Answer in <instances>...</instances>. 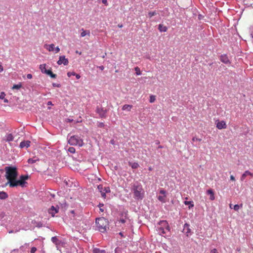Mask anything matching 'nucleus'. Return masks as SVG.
<instances>
[{"mask_svg":"<svg viewBox=\"0 0 253 253\" xmlns=\"http://www.w3.org/2000/svg\"><path fill=\"white\" fill-rule=\"evenodd\" d=\"M131 190L133 192L134 199L141 200L144 197L145 191L141 184L138 182L133 184Z\"/></svg>","mask_w":253,"mask_h":253,"instance_id":"nucleus-1","label":"nucleus"},{"mask_svg":"<svg viewBox=\"0 0 253 253\" xmlns=\"http://www.w3.org/2000/svg\"><path fill=\"white\" fill-rule=\"evenodd\" d=\"M5 176L8 180L7 183L11 187V183H13L17 178L18 172L15 167H6L5 168Z\"/></svg>","mask_w":253,"mask_h":253,"instance_id":"nucleus-2","label":"nucleus"},{"mask_svg":"<svg viewBox=\"0 0 253 253\" xmlns=\"http://www.w3.org/2000/svg\"><path fill=\"white\" fill-rule=\"evenodd\" d=\"M96 224L98 230L103 233L106 231L108 221L104 217H99L96 219Z\"/></svg>","mask_w":253,"mask_h":253,"instance_id":"nucleus-3","label":"nucleus"},{"mask_svg":"<svg viewBox=\"0 0 253 253\" xmlns=\"http://www.w3.org/2000/svg\"><path fill=\"white\" fill-rule=\"evenodd\" d=\"M159 224L160 226L158 227V231L160 235H164L169 231L170 228L167 221H161Z\"/></svg>","mask_w":253,"mask_h":253,"instance_id":"nucleus-4","label":"nucleus"},{"mask_svg":"<svg viewBox=\"0 0 253 253\" xmlns=\"http://www.w3.org/2000/svg\"><path fill=\"white\" fill-rule=\"evenodd\" d=\"M68 142L72 145H78L82 147L84 145V142L82 139L77 135L71 136L68 140Z\"/></svg>","mask_w":253,"mask_h":253,"instance_id":"nucleus-5","label":"nucleus"},{"mask_svg":"<svg viewBox=\"0 0 253 253\" xmlns=\"http://www.w3.org/2000/svg\"><path fill=\"white\" fill-rule=\"evenodd\" d=\"M28 178V176L27 175H21L20 177V179L19 180H16V179L13 183H11V187L17 186L18 185H20L22 187H24L25 184L26 183L25 180H27Z\"/></svg>","mask_w":253,"mask_h":253,"instance_id":"nucleus-6","label":"nucleus"},{"mask_svg":"<svg viewBox=\"0 0 253 253\" xmlns=\"http://www.w3.org/2000/svg\"><path fill=\"white\" fill-rule=\"evenodd\" d=\"M159 193L162 195H159L158 196V199L162 203H166V198L167 197L166 191L162 189L160 190Z\"/></svg>","mask_w":253,"mask_h":253,"instance_id":"nucleus-7","label":"nucleus"},{"mask_svg":"<svg viewBox=\"0 0 253 253\" xmlns=\"http://www.w3.org/2000/svg\"><path fill=\"white\" fill-rule=\"evenodd\" d=\"M216 127L219 129L226 128L227 127V125L224 121H219L217 120L215 122Z\"/></svg>","mask_w":253,"mask_h":253,"instance_id":"nucleus-8","label":"nucleus"},{"mask_svg":"<svg viewBox=\"0 0 253 253\" xmlns=\"http://www.w3.org/2000/svg\"><path fill=\"white\" fill-rule=\"evenodd\" d=\"M57 63L59 65H61L62 64L64 65H67L69 63L68 59L66 58L64 55L60 56L58 61L57 62Z\"/></svg>","mask_w":253,"mask_h":253,"instance_id":"nucleus-9","label":"nucleus"},{"mask_svg":"<svg viewBox=\"0 0 253 253\" xmlns=\"http://www.w3.org/2000/svg\"><path fill=\"white\" fill-rule=\"evenodd\" d=\"M59 211V207L56 206V207L52 206L48 210V213L51 214L52 217H54L55 214L57 213Z\"/></svg>","mask_w":253,"mask_h":253,"instance_id":"nucleus-10","label":"nucleus"},{"mask_svg":"<svg viewBox=\"0 0 253 253\" xmlns=\"http://www.w3.org/2000/svg\"><path fill=\"white\" fill-rule=\"evenodd\" d=\"M96 112L99 115L101 118H106V111L102 108L97 107L96 108Z\"/></svg>","mask_w":253,"mask_h":253,"instance_id":"nucleus-11","label":"nucleus"},{"mask_svg":"<svg viewBox=\"0 0 253 253\" xmlns=\"http://www.w3.org/2000/svg\"><path fill=\"white\" fill-rule=\"evenodd\" d=\"M220 60L224 64H230V60L229 59L227 55L226 54L221 55L220 56Z\"/></svg>","mask_w":253,"mask_h":253,"instance_id":"nucleus-12","label":"nucleus"},{"mask_svg":"<svg viewBox=\"0 0 253 253\" xmlns=\"http://www.w3.org/2000/svg\"><path fill=\"white\" fill-rule=\"evenodd\" d=\"M183 232L186 234L187 236H189V234L191 233V230L189 228V225L186 223L184 225V227L183 229Z\"/></svg>","mask_w":253,"mask_h":253,"instance_id":"nucleus-13","label":"nucleus"},{"mask_svg":"<svg viewBox=\"0 0 253 253\" xmlns=\"http://www.w3.org/2000/svg\"><path fill=\"white\" fill-rule=\"evenodd\" d=\"M248 175H251V176H253V173L249 171V170H246L241 176V180L242 181H244L246 176H248Z\"/></svg>","mask_w":253,"mask_h":253,"instance_id":"nucleus-14","label":"nucleus"},{"mask_svg":"<svg viewBox=\"0 0 253 253\" xmlns=\"http://www.w3.org/2000/svg\"><path fill=\"white\" fill-rule=\"evenodd\" d=\"M51 240L52 242L55 244L57 247L61 244V241L55 236L52 237Z\"/></svg>","mask_w":253,"mask_h":253,"instance_id":"nucleus-15","label":"nucleus"},{"mask_svg":"<svg viewBox=\"0 0 253 253\" xmlns=\"http://www.w3.org/2000/svg\"><path fill=\"white\" fill-rule=\"evenodd\" d=\"M30 143H31L30 141L29 140L22 141L20 144V147L21 148L25 147L28 148L30 146Z\"/></svg>","mask_w":253,"mask_h":253,"instance_id":"nucleus-16","label":"nucleus"},{"mask_svg":"<svg viewBox=\"0 0 253 253\" xmlns=\"http://www.w3.org/2000/svg\"><path fill=\"white\" fill-rule=\"evenodd\" d=\"M44 74H46L48 75H49L51 78H56V75L55 74H53L52 72L50 70H47L44 71Z\"/></svg>","mask_w":253,"mask_h":253,"instance_id":"nucleus-17","label":"nucleus"},{"mask_svg":"<svg viewBox=\"0 0 253 253\" xmlns=\"http://www.w3.org/2000/svg\"><path fill=\"white\" fill-rule=\"evenodd\" d=\"M207 194H208V195H210V199L211 201L213 200L214 199V192L213 191L211 190V189H210V190H208L207 191Z\"/></svg>","mask_w":253,"mask_h":253,"instance_id":"nucleus-18","label":"nucleus"},{"mask_svg":"<svg viewBox=\"0 0 253 253\" xmlns=\"http://www.w3.org/2000/svg\"><path fill=\"white\" fill-rule=\"evenodd\" d=\"M82 33H81V36L84 37L86 35L90 36L89 31L84 30L83 29H82Z\"/></svg>","mask_w":253,"mask_h":253,"instance_id":"nucleus-19","label":"nucleus"},{"mask_svg":"<svg viewBox=\"0 0 253 253\" xmlns=\"http://www.w3.org/2000/svg\"><path fill=\"white\" fill-rule=\"evenodd\" d=\"M104 192H102V197L104 198H106V193L110 192V188L108 187H103Z\"/></svg>","mask_w":253,"mask_h":253,"instance_id":"nucleus-20","label":"nucleus"},{"mask_svg":"<svg viewBox=\"0 0 253 253\" xmlns=\"http://www.w3.org/2000/svg\"><path fill=\"white\" fill-rule=\"evenodd\" d=\"M158 29L161 32H166L168 28L166 26H164L163 24H159Z\"/></svg>","mask_w":253,"mask_h":253,"instance_id":"nucleus-21","label":"nucleus"},{"mask_svg":"<svg viewBox=\"0 0 253 253\" xmlns=\"http://www.w3.org/2000/svg\"><path fill=\"white\" fill-rule=\"evenodd\" d=\"M8 197V195L5 192L1 191L0 192V199H5Z\"/></svg>","mask_w":253,"mask_h":253,"instance_id":"nucleus-22","label":"nucleus"},{"mask_svg":"<svg viewBox=\"0 0 253 253\" xmlns=\"http://www.w3.org/2000/svg\"><path fill=\"white\" fill-rule=\"evenodd\" d=\"M132 108V106L131 105L125 104L123 106L122 109L123 110H127L128 111H130L131 109Z\"/></svg>","mask_w":253,"mask_h":253,"instance_id":"nucleus-23","label":"nucleus"},{"mask_svg":"<svg viewBox=\"0 0 253 253\" xmlns=\"http://www.w3.org/2000/svg\"><path fill=\"white\" fill-rule=\"evenodd\" d=\"M13 140V137L12 135L10 133L6 135V141L7 142H10L12 141Z\"/></svg>","mask_w":253,"mask_h":253,"instance_id":"nucleus-24","label":"nucleus"},{"mask_svg":"<svg viewBox=\"0 0 253 253\" xmlns=\"http://www.w3.org/2000/svg\"><path fill=\"white\" fill-rule=\"evenodd\" d=\"M92 252H93V253H106V252L105 250H100L98 248L93 249Z\"/></svg>","mask_w":253,"mask_h":253,"instance_id":"nucleus-25","label":"nucleus"},{"mask_svg":"<svg viewBox=\"0 0 253 253\" xmlns=\"http://www.w3.org/2000/svg\"><path fill=\"white\" fill-rule=\"evenodd\" d=\"M129 165L131 166L132 169H136L139 167V165L137 163H129Z\"/></svg>","mask_w":253,"mask_h":253,"instance_id":"nucleus-26","label":"nucleus"},{"mask_svg":"<svg viewBox=\"0 0 253 253\" xmlns=\"http://www.w3.org/2000/svg\"><path fill=\"white\" fill-rule=\"evenodd\" d=\"M184 204L186 205H189V208L190 209L192 207H194L193 202V201H185L184 202Z\"/></svg>","mask_w":253,"mask_h":253,"instance_id":"nucleus-27","label":"nucleus"},{"mask_svg":"<svg viewBox=\"0 0 253 253\" xmlns=\"http://www.w3.org/2000/svg\"><path fill=\"white\" fill-rule=\"evenodd\" d=\"M45 46H47V45H45ZM48 48H46V49L49 51H53L54 49V44L52 43V44H50L49 45H48Z\"/></svg>","mask_w":253,"mask_h":253,"instance_id":"nucleus-28","label":"nucleus"},{"mask_svg":"<svg viewBox=\"0 0 253 253\" xmlns=\"http://www.w3.org/2000/svg\"><path fill=\"white\" fill-rule=\"evenodd\" d=\"M40 69H41L42 72L44 74V71L47 70L46 69V64H44L41 65L40 66Z\"/></svg>","mask_w":253,"mask_h":253,"instance_id":"nucleus-29","label":"nucleus"},{"mask_svg":"<svg viewBox=\"0 0 253 253\" xmlns=\"http://www.w3.org/2000/svg\"><path fill=\"white\" fill-rule=\"evenodd\" d=\"M21 87H22V84H21V83H19L17 84H14L12 87V89H18L20 88Z\"/></svg>","mask_w":253,"mask_h":253,"instance_id":"nucleus-30","label":"nucleus"},{"mask_svg":"<svg viewBox=\"0 0 253 253\" xmlns=\"http://www.w3.org/2000/svg\"><path fill=\"white\" fill-rule=\"evenodd\" d=\"M39 160L38 159H29L28 160V163L29 164H33L36 163V162L38 161Z\"/></svg>","mask_w":253,"mask_h":253,"instance_id":"nucleus-31","label":"nucleus"},{"mask_svg":"<svg viewBox=\"0 0 253 253\" xmlns=\"http://www.w3.org/2000/svg\"><path fill=\"white\" fill-rule=\"evenodd\" d=\"M242 206H243L242 204H241L240 205H234L233 209L235 211H238L239 210V209H240V208L242 207Z\"/></svg>","mask_w":253,"mask_h":253,"instance_id":"nucleus-32","label":"nucleus"},{"mask_svg":"<svg viewBox=\"0 0 253 253\" xmlns=\"http://www.w3.org/2000/svg\"><path fill=\"white\" fill-rule=\"evenodd\" d=\"M156 100V96L155 95H150V99H149V102L150 103H153Z\"/></svg>","mask_w":253,"mask_h":253,"instance_id":"nucleus-33","label":"nucleus"},{"mask_svg":"<svg viewBox=\"0 0 253 253\" xmlns=\"http://www.w3.org/2000/svg\"><path fill=\"white\" fill-rule=\"evenodd\" d=\"M135 71H136V74L137 75H141V71L139 69V67H136L135 68Z\"/></svg>","mask_w":253,"mask_h":253,"instance_id":"nucleus-34","label":"nucleus"},{"mask_svg":"<svg viewBox=\"0 0 253 253\" xmlns=\"http://www.w3.org/2000/svg\"><path fill=\"white\" fill-rule=\"evenodd\" d=\"M68 151L71 153L74 154L75 153L76 150L75 148L71 147L69 148Z\"/></svg>","mask_w":253,"mask_h":253,"instance_id":"nucleus-35","label":"nucleus"},{"mask_svg":"<svg viewBox=\"0 0 253 253\" xmlns=\"http://www.w3.org/2000/svg\"><path fill=\"white\" fill-rule=\"evenodd\" d=\"M98 189L99 190V191L100 192L101 194L102 195V192H104L103 186L101 185L98 186Z\"/></svg>","mask_w":253,"mask_h":253,"instance_id":"nucleus-36","label":"nucleus"},{"mask_svg":"<svg viewBox=\"0 0 253 253\" xmlns=\"http://www.w3.org/2000/svg\"><path fill=\"white\" fill-rule=\"evenodd\" d=\"M156 14L157 13H156V11H152V12H149L148 15L150 17H152L153 16L156 15Z\"/></svg>","mask_w":253,"mask_h":253,"instance_id":"nucleus-37","label":"nucleus"},{"mask_svg":"<svg viewBox=\"0 0 253 253\" xmlns=\"http://www.w3.org/2000/svg\"><path fill=\"white\" fill-rule=\"evenodd\" d=\"M5 96V94L4 92H1L0 94V99H4Z\"/></svg>","mask_w":253,"mask_h":253,"instance_id":"nucleus-38","label":"nucleus"},{"mask_svg":"<svg viewBox=\"0 0 253 253\" xmlns=\"http://www.w3.org/2000/svg\"><path fill=\"white\" fill-rule=\"evenodd\" d=\"M37 251L36 247H32L31 249V253H35Z\"/></svg>","mask_w":253,"mask_h":253,"instance_id":"nucleus-39","label":"nucleus"},{"mask_svg":"<svg viewBox=\"0 0 253 253\" xmlns=\"http://www.w3.org/2000/svg\"><path fill=\"white\" fill-rule=\"evenodd\" d=\"M75 75H76V73H74V72H72V73H71V72H68V73H67V75H68V76L69 77H70L72 75H73V76H75Z\"/></svg>","mask_w":253,"mask_h":253,"instance_id":"nucleus-40","label":"nucleus"},{"mask_svg":"<svg viewBox=\"0 0 253 253\" xmlns=\"http://www.w3.org/2000/svg\"><path fill=\"white\" fill-rule=\"evenodd\" d=\"M105 125L103 123H99L98 125V126L99 127H103Z\"/></svg>","mask_w":253,"mask_h":253,"instance_id":"nucleus-41","label":"nucleus"},{"mask_svg":"<svg viewBox=\"0 0 253 253\" xmlns=\"http://www.w3.org/2000/svg\"><path fill=\"white\" fill-rule=\"evenodd\" d=\"M52 85H53V86H55V87H60V84H58L53 83L52 84Z\"/></svg>","mask_w":253,"mask_h":253,"instance_id":"nucleus-42","label":"nucleus"},{"mask_svg":"<svg viewBox=\"0 0 253 253\" xmlns=\"http://www.w3.org/2000/svg\"><path fill=\"white\" fill-rule=\"evenodd\" d=\"M102 2L106 6L108 5L107 0H102Z\"/></svg>","mask_w":253,"mask_h":253,"instance_id":"nucleus-43","label":"nucleus"},{"mask_svg":"<svg viewBox=\"0 0 253 253\" xmlns=\"http://www.w3.org/2000/svg\"><path fill=\"white\" fill-rule=\"evenodd\" d=\"M211 253H218L217 250L215 249H213L211 251Z\"/></svg>","mask_w":253,"mask_h":253,"instance_id":"nucleus-44","label":"nucleus"},{"mask_svg":"<svg viewBox=\"0 0 253 253\" xmlns=\"http://www.w3.org/2000/svg\"><path fill=\"white\" fill-rule=\"evenodd\" d=\"M55 50L56 53H58L60 51L59 47L58 46H57L56 47H55Z\"/></svg>","mask_w":253,"mask_h":253,"instance_id":"nucleus-45","label":"nucleus"},{"mask_svg":"<svg viewBox=\"0 0 253 253\" xmlns=\"http://www.w3.org/2000/svg\"><path fill=\"white\" fill-rule=\"evenodd\" d=\"M27 77L29 79H31L32 78V75L31 74H29L27 75Z\"/></svg>","mask_w":253,"mask_h":253,"instance_id":"nucleus-46","label":"nucleus"},{"mask_svg":"<svg viewBox=\"0 0 253 253\" xmlns=\"http://www.w3.org/2000/svg\"><path fill=\"white\" fill-rule=\"evenodd\" d=\"M126 219H121L120 220V222H121L122 223H125L126 222Z\"/></svg>","mask_w":253,"mask_h":253,"instance_id":"nucleus-47","label":"nucleus"},{"mask_svg":"<svg viewBox=\"0 0 253 253\" xmlns=\"http://www.w3.org/2000/svg\"><path fill=\"white\" fill-rule=\"evenodd\" d=\"M230 179L232 181H235V177L233 175H231L230 176Z\"/></svg>","mask_w":253,"mask_h":253,"instance_id":"nucleus-48","label":"nucleus"},{"mask_svg":"<svg viewBox=\"0 0 253 253\" xmlns=\"http://www.w3.org/2000/svg\"><path fill=\"white\" fill-rule=\"evenodd\" d=\"M75 76H76V78L78 79H80V77H81V76L79 74H76V75Z\"/></svg>","mask_w":253,"mask_h":253,"instance_id":"nucleus-49","label":"nucleus"},{"mask_svg":"<svg viewBox=\"0 0 253 253\" xmlns=\"http://www.w3.org/2000/svg\"><path fill=\"white\" fill-rule=\"evenodd\" d=\"M99 68L101 70H103L104 68V66H100L99 67Z\"/></svg>","mask_w":253,"mask_h":253,"instance_id":"nucleus-50","label":"nucleus"},{"mask_svg":"<svg viewBox=\"0 0 253 253\" xmlns=\"http://www.w3.org/2000/svg\"><path fill=\"white\" fill-rule=\"evenodd\" d=\"M73 120H71L70 119H67V120H66V122H73Z\"/></svg>","mask_w":253,"mask_h":253,"instance_id":"nucleus-51","label":"nucleus"},{"mask_svg":"<svg viewBox=\"0 0 253 253\" xmlns=\"http://www.w3.org/2000/svg\"><path fill=\"white\" fill-rule=\"evenodd\" d=\"M2 71H3V67L1 65H0V71L1 72Z\"/></svg>","mask_w":253,"mask_h":253,"instance_id":"nucleus-52","label":"nucleus"},{"mask_svg":"<svg viewBox=\"0 0 253 253\" xmlns=\"http://www.w3.org/2000/svg\"><path fill=\"white\" fill-rule=\"evenodd\" d=\"M3 100L5 103H7L8 102V100L6 98L3 99Z\"/></svg>","mask_w":253,"mask_h":253,"instance_id":"nucleus-53","label":"nucleus"},{"mask_svg":"<svg viewBox=\"0 0 253 253\" xmlns=\"http://www.w3.org/2000/svg\"><path fill=\"white\" fill-rule=\"evenodd\" d=\"M198 140V139L197 138H196V137H193V139H192V140L193 141H195V140Z\"/></svg>","mask_w":253,"mask_h":253,"instance_id":"nucleus-54","label":"nucleus"},{"mask_svg":"<svg viewBox=\"0 0 253 253\" xmlns=\"http://www.w3.org/2000/svg\"><path fill=\"white\" fill-rule=\"evenodd\" d=\"M48 105H52V102L51 101H48L47 103Z\"/></svg>","mask_w":253,"mask_h":253,"instance_id":"nucleus-55","label":"nucleus"},{"mask_svg":"<svg viewBox=\"0 0 253 253\" xmlns=\"http://www.w3.org/2000/svg\"><path fill=\"white\" fill-rule=\"evenodd\" d=\"M148 169H149V170H150V171H151V170H153L152 168V167H149Z\"/></svg>","mask_w":253,"mask_h":253,"instance_id":"nucleus-56","label":"nucleus"},{"mask_svg":"<svg viewBox=\"0 0 253 253\" xmlns=\"http://www.w3.org/2000/svg\"><path fill=\"white\" fill-rule=\"evenodd\" d=\"M158 148H163V147H162V146H161V145H160V146H159L158 147Z\"/></svg>","mask_w":253,"mask_h":253,"instance_id":"nucleus-57","label":"nucleus"},{"mask_svg":"<svg viewBox=\"0 0 253 253\" xmlns=\"http://www.w3.org/2000/svg\"><path fill=\"white\" fill-rule=\"evenodd\" d=\"M229 207H230V208H232V204H230L229 205Z\"/></svg>","mask_w":253,"mask_h":253,"instance_id":"nucleus-58","label":"nucleus"},{"mask_svg":"<svg viewBox=\"0 0 253 253\" xmlns=\"http://www.w3.org/2000/svg\"><path fill=\"white\" fill-rule=\"evenodd\" d=\"M103 205V204H100L99 205V206L100 207L101 206H102Z\"/></svg>","mask_w":253,"mask_h":253,"instance_id":"nucleus-59","label":"nucleus"},{"mask_svg":"<svg viewBox=\"0 0 253 253\" xmlns=\"http://www.w3.org/2000/svg\"><path fill=\"white\" fill-rule=\"evenodd\" d=\"M77 53H79V54H81V53H82L81 52H78V51H77Z\"/></svg>","mask_w":253,"mask_h":253,"instance_id":"nucleus-60","label":"nucleus"},{"mask_svg":"<svg viewBox=\"0 0 253 253\" xmlns=\"http://www.w3.org/2000/svg\"><path fill=\"white\" fill-rule=\"evenodd\" d=\"M82 122V121L81 120V121H78L77 122L79 123V122Z\"/></svg>","mask_w":253,"mask_h":253,"instance_id":"nucleus-61","label":"nucleus"},{"mask_svg":"<svg viewBox=\"0 0 253 253\" xmlns=\"http://www.w3.org/2000/svg\"><path fill=\"white\" fill-rule=\"evenodd\" d=\"M120 234L122 236V233L121 232L120 233Z\"/></svg>","mask_w":253,"mask_h":253,"instance_id":"nucleus-62","label":"nucleus"},{"mask_svg":"<svg viewBox=\"0 0 253 253\" xmlns=\"http://www.w3.org/2000/svg\"><path fill=\"white\" fill-rule=\"evenodd\" d=\"M100 210H101L102 211H103V210H102V209H100Z\"/></svg>","mask_w":253,"mask_h":253,"instance_id":"nucleus-63","label":"nucleus"}]
</instances>
